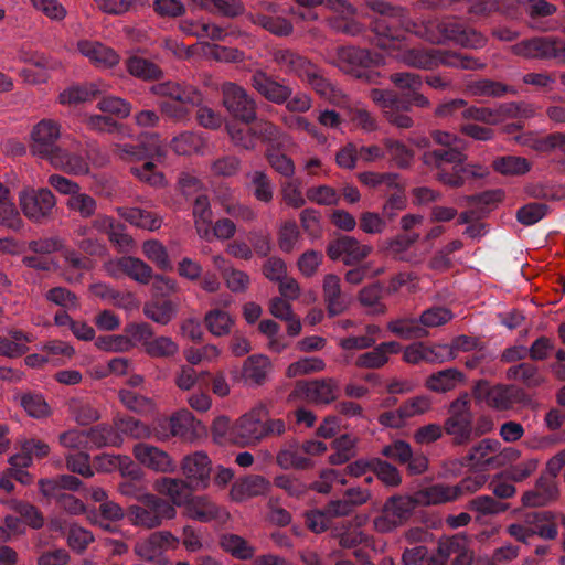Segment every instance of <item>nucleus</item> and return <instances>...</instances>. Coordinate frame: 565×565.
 <instances>
[{
	"mask_svg": "<svg viewBox=\"0 0 565 565\" xmlns=\"http://www.w3.org/2000/svg\"><path fill=\"white\" fill-rule=\"evenodd\" d=\"M363 7L373 13H366L371 19L373 42L383 50L395 47L397 42L405 39L406 33L430 43L451 41L469 49H479L486 44V38L481 33L456 18L435 17L414 21L405 7L386 0H363Z\"/></svg>",
	"mask_w": 565,
	"mask_h": 565,
	"instance_id": "1",
	"label": "nucleus"
},
{
	"mask_svg": "<svg viewBox=\"0 0 565 565\" xmlns=\"http://www.w3.org/2000/svg\"><path fill=\"white\" fill-rule=\"evenodd\" d=\"M484 483V478L467 477L459 483L449 486L435 483L423 488L411 495H392L382 509V514L374 519V527L381 533H387L402 525L417 505H437L458 500L465 494L476 492Z\"/></svg>",
	"mask_w": 565,
	"mask_h": 565,
	"instance_id": "2",
	"label": "nucleus"
},
{
	"mask_svg": "<svg viewBox=\"0 0 565 565\" xmlns=\"http://www.w3.org/2000/svg\"><path fill=\"white\" fill-rule=\"evenodd\" d=\"M473 413L468 393H461L448 407L444 422L445 434L450 437L452 447H466L473 441Z\"/></svg>",
	"mask_w": 565,
	"mask_h": 565,
	"instance_id": "3",
	"label": "nucleus"
},
{
	"mask_svg": "<svg viewBox=\"0 0 565 565\" xmlns=\"http://www.w3.org/2000/svg\"><path fill=\"white\" fill-rule=\"evenodd\" d=\"M335 58L340 70L369 83L377 82L379 73L372 68L384 63L381 53L355 46L338 47Z\"/></svg>",
	"mask_w": 565,
	"mask_h": 565,
	"instance_id": "4",
	"label": "nucleus"
},
{
	"mask_svg": "<svg viewBox=\"0 0 565 565\" xmlns=\"http://www.w3.org/2000/svg\"><path fill=\"white\" fill-rule=\"evenodd\" d=\"M472 395L477 402H483L497 411H508L526 401L525 392L511 384L491 385L487 380H479L472 387Z\"/></svg>",
	"mask_w": 565,
	"mask_h": 565,
	"instance_id": "5",
	"label": "nucleus"
},
{
	"mask_svg": "<svg viewBox=\"0 0 565 565\" xmlns=\"http://www.w3.org/2000/svg\"><path fill=\"white\" fill-rule=\"evenodd\" d=\"M174 515L175 509L169 501L150 493L141 495L138 503L128 509L131 523L146 529L157 527Z\"/></svg>",
	"mask_w": 565,
	"mask_h": 565,
	"instance_id": "6",
	"label": "nucleus"
},
{
	"mask_svg": "<svg viewBox=\"0 0 565 565\" xmlns=\"http://www.w3.org/2000/svg\"><path fill=\"white\" fill-rule=\"evenodd\" d=\"M407 64L425 70H431L438 65L457 67L462 70H476L481 65L469 55L443 50H409L405 55Z\"/></svg>",
	"mask_w": 565,
	"mask_h": 565,
	"instance_id": "7",
	"label": "nucleus"
},
{
	"mask_svg": "<svg viewBox=\"0 0 565 565\" xmlns=\"http://www.w3.org/2000/svg\"><path fill=\"white\" fill-rule=\"evenodd\" d=\"M565 466V448L552 457L545 472L537 479L535 489L523 494L522 502L526 507H543L557 498L556 477Z\"/></svg>",
	"mask_w": 565,
	"mask_h": 565,
	"instance_id": "8",
	"label": "nucleus"
},
{
	"mask_svg": "<svg viewBox=\"0 0 565 565\" xmlns=\"http://www.w3.org/2000/svg\"><path fill=\"white\" fill-rule=\"evenodd\" d=\"M516 55L526 58L553 60L565 64V39L555 35L533 36L513 46Z\"/></svg>",
	"mask_w": 565,
	"mask_h": 565,
	"instance_id": "9",
	"label": "nucleus"
},
{
	"mask_svg": "<svg viewBox=\"0 0 565 565\" xmlns=\"http://www.w3.org/2000/svg\"><path fill=\"white\" fill-rule=\"evenodd\" d=\"M222 103L236 121L249 125L256 119L257 103L242 86L227 82L222 85Z\"/></svg>",
	"mask_w": 565,
	"mask_h": 565,
	"instance_id": "10",
	"label": "nucleus"
},
{
	"mask_svg": "<svg viewBox=\"0 0 565 565\" xmlns=\"http://www.w3.org/2000/svg\"><path fill=\"white\" fill-rule=\"evenodd\" d=\"M500 447L499 440L484 438L470 448L469 452L460 459V465L482 470L490 466L500 465L502 462L501 457L510 458V456L518 454L512 448H505L500 455H497Z\"/></svg>",
	"mask_w": 565,
	"mask_h": 565,
	"instance_id": "11",
	"label": "nucleus"
},
{
	"mask_svg": "<svg viewBox=\"0 0 565 565\" xmlns=\"http://www.w3.org/2000/svg\"><path fill=\"white\" fill-rule=\"evenodd\" d=\"M371 252V246L361 244L355 237L343 234L332 238L326 248V253L331 260H341L345 266L361 264Z\"/></svg>",
	"mask_w": 565,
	"mask_h": 565,
	"instance_id": "12",
	"label": "nucleus"
},
{
	"mask_svg": "<svg viewBox=\"0 0 565 565\" xmlns=\"http://www.w3.org/2000/svg\"><path fill=\"white\" fill-rule=\"evenodd\" d=\"M179 539L169 531H157L137 542L135 553L146 562L166 565L164 552L177 548Z\"/></svg>",
	"mask_w": 565,
	"mask_h": 565,
	"instance_id": "13",
	"label": "nucleus"
},
{
	"mask_svg": "<svg viewBox=\"0 0 565 565\" xmlns=\"http://www.w3.org/2000/svg\"><path fill=\"white\" fill-rule=\"evenodd\" d=\"M150 93L159 97L169 98L191 109L200 106L204 99L202 92L196 86L184 81L169 79L159 82L150 87Z\"/></svg>",
	"mask_w": 565,
	"mask_h": 565,
	"instance_id": "14",
	"label": "nucleus"
},
{
	"mask_svg": "<svg viewBox=\"0 0 565 565\" xmlns=\"http://www.w3.org/2000/svg\"><path fill=\"white\" fill-rule=\"evenodd\" d=\"M31 137V152L42 159L50 160L61 148L57 143L61 129L52 119H43L36 124Z\"/></svg>",
	"mask_w": 565,
	"mask_h": 565,
	"instance_id": "15",
	"label": "nucleus"
},
{
	"mask_svg": "<svg viewBox=\"0 0 565 565\" xmlns=\"http://www.w3.org/2000/svg\"><path fill=\"white\" fill-rule=\"evenodd\" d=\"M19 199L23 214L33 222H41L55 206V198L49 189L24 190Z\"/></svg>",
	"mask_w": 565,
	"mask_h": 565,
	"instance_id": "16",
	"label": "nucleus"
},
{
	"mask_svg": "<svg viewBox=\"0 0 565 565\" xmlns=\"http://www.w3.org/2000/svg\"><path fill=\"white\" fill-rule=\"evenodd\" d=\"M265 411L256 408L243 415L232 427L233 443L248 446L263 439Z\"/></svg>",
	"mask_w": 565,
	"mask_h": 565,
	"instance_id": "17",
	"label": "nucleus"
},
{
	"mask_svg": "<svg viewBox=\"0 0 565 565\" xmlns=\"http://www.w3.org/2000/svg\"><path fill=\"white\" fill-rule=\"evenodd\" d=\"M253 88L268 102L282 105L292 95V88L284 81H277L262 70L255 71L249 79Z\"/></svg>",
	"mask_w": 565,
	"mask_h": 565,
	"instance_id": "18",
	"label": "nucleus"
},
{
	"mask_svg": "<svg viewBox=\"0 0 565 565\" xmlns=\"http://www.w3.org/2000/svg\"><path fill=\"white\" fill-rule=\"evenodd\" d=\"M211 470V460L203 451H196L183 458V475L195 489L209 486Z\"/></svg>",
	"mask_w": 565,
	"mask_h": 565,
	"instance_id": "19",
	"label": "nucleus"
},
{
	"mask_svg": "<svg viewBox=\"0 0 565 565\" xmlns=\"http://www.w3.org/2000/svg\"><path fill=\"white\" fill-rule=\"evenodd\" d=\"M273 61L281 72L294 75L301 81L315 65L310 60L291 49H276L273 51Z\"/></svg>",
	"mask_w": 565,
	"mask_h": 565,
	"instance_id": "20",
	"label": "nucleus"
},
{
	"mask_svg": "<svg viewBox=\"0 0 565 565\" xmlns=\"http://www.w3.org/2000/svg\"><path fill=\"white\" fill-rule=\"evenodd\" d=\"M423 163L437 170L436 178L439 181V174L443 171H450L445 166L456 167L458 163L467 160V154L460 146L450 148H437L427 150L422 157Z\"/></svg>",
	"mask_w": 565,
	"mask_h": 565,
	"instance_id": "21",
	"label": "nucleus"
},
{
	"mask_svg": "<svg viewBox=\"0 0 565 565\" xmlns=\"http://www.w3.org/2000/svg\"><path fill=\"white\" fill-rule=\"evenodd\" d=\"M136 459L143 466L160 472H168L174 469L170 456L158 447L139 443L134 447Z\"/></svg>",
	"mask_w": 565,
	"mask_h": 565,
	"instance_id": "22",
	"label": "nucleus"
},
{
	"mask_svg": "<svg viewBox=\"0 0 565 565\" xmlns=\"http://www.w3.org/2000/svg\"><path fill=\"white\" fill-rule=\"evenodd\" d=\"M487 175V170L479 163L462 161L451 171H443L439 174V182L450 188H461L468 179H481Z\"/></svg>",
	"mask_w": 565,
	"mask_h": 565,
	"instance_id": "23",
	"label": "nucleus"
},
{
	"mask_svg": "<svg viewBox=\"0 0 565 565\" xmlns=\"http://www.w3.org/2000/svg\"><path fill=\"white\" fill-rule=\"evenodd\" d=\"M154 489L171 500V504L181 505L185 503L192 492L196 490L188 480L170 477H160L154 481Z\"/></svg>",
	"mask_w": 565,
	"mask_h": 565,
	"instance_id": "24",
	"label": "nucleus"
},
{
	"mask_svg": "<svg viewBox=\"0 0 565 565\" xmlns=\"http://www.w3.org/2000/svg\"><path fill=\"white\" fill-rule=\"evenodd\" d=\"M322 291L330 317L339 316L348 308V300L341 290L340 278L337 275L324 276Z\"/></svg>",
	"mask_w": 565,
	"mask_h": 565,
	"instance_id": "25",
	"label": "nucleus"
},
{
	"mask_svg": "<svg viewBox=\"0 0 565 565\" xmlns=\"http://www.w3.org/2000/svg\"><path fill=\"white\" fill-rule=\"evenodd\" d=\"M334 384L331 380L297 382L296 392L310 402L328 404L335 398Z\"/></svg>",
	"mask_w": 565,
	"mask_h": 565,
	"instance_id": "26",
	"label": "nucleus"
},
{
	"mask_svg": "<svg viewBox=\"0 0 565 565\" xmlns=\"http://www.w3.org/2000/svg\"><path fill=\"white\" fill-rule=\"evenodd\" d=\"M391 81L396 87L409 90L413 106L418 108H428L430 106L429 99L419 93V88L423 85V77L420 75L411 72H399L392 74Z\"/></svg>",
	"mask_w": 565,
	"mask_h": 565,
	"instance_id": "27",
	"label": "nucleus"
},
{
	"mask_svg": "<svg viewBox=\"0 0 565 565\" xmlns=\"http://www.w3.org/2000/svg\"><path fill=\"white\" fill-rule=\"evenodd\" d=\"M77 46L78 51L97 66L113 67L119 62V55L99 42L83 40Z\"/></svg>",
	"mask_w": 565,
	"mask_h": 565,
	"instance_id": "28",
	"label": "nucleus"
},
{
	"mask_svg": "<svg viewBox=\"0 0 565 565\" xmlns=\"http://www.w3.org/2000/svg\"><path fill=\"white\" fill-rule=\"evenodd\" d=\"M402 90V93H397L391 89L374 88L371 90L370 96L372 100L375 104L380 105L382 108H390L403 113H409L413 107L409 90Z\"/></svg>",
	"mask_w": 565,
	"mask_h": 565,
	"instance_id": "29",
	"label": "nucleus"
},
{
	"mask_svg": "<svg viewBox=\"0 0 565 565\" xmlns=\"http://www.w3.org/2000/svg\"><path fill=\"white\" fill-rule=\"evenodd\" d=\"M271 369L270 360L264 354L249 355L243 363L241 377L245 383L262 385L265 383L267 373Z\"/></svg>",
	"mask_w": 565,
	"mask_h": 565,
	"instance_id": "30",
	"label": "nucleus"
},
{
	"mask_svg": "<svg viewBox=\"0 0 565 565\" xmlns=\"http://www.w3.org/2000/svg\"><path fill=\"white\" fill-rule=\"evenodd\" d=\"M269 488L268 480L262 476L252 475L233 484L231 497L234 501H244L247 498L265 494Z\"/></svg>",
	"mask_w": 565,
	"mask_h": 565,
	"instance_id": "31",
	"label": "nucleus"
},
{
	"mask_svg": "<svg viewBox=\"0 0 565 565\" xmlns=\"http://www.w3.org/2000/svg\"><path fill=\"white\" fill-rule=\"evenodd\" d=\"M467 89L472 96L492 98H501L505 95H515L518 93L515 87L490 78L470 81L467 84Z\"/></svg>",
	"mask_w": 565,
	"mask_h": 565,
	"instance_id": "32",
	"label": "nucleus"
},
{
	"mask_svg": "<svg viewBox=\"0 0 565 565\" xmlns=\"http://www.w3.org/2000/svg\"><path fill=\"white\" fill-rule=\"evenodd\" d=\"M249 21L279 38H287L294 32L291 21L280 15L255 12L249 14Z\"/></svg>",
	"mask_w": 565,
	"mask_h": 565,
	"instance_id": "33",
	"label": "nucleus"
},
{
	"mask_svg": "<svg viewBox=\"0 0 565 565\" xmlns=\"http://www.w3.org/2000/svg\"><path fill=\"white\" fill-rule=\"evenodd\" d=\"M302 82L310 85L318 95L332 103H338L343 97L342 92L323 76L321 70L316 64Z\"/></svg>",
	"mask_w": 565,
	"mask_h": 565,
	"instance_id": "34",
	"label": "nucleus"
},
{
	"mask_svg": "<svg viewBox=\"0 0 565 565\" xmlns=\"http://www.w3.org/2000/svg\"><path fill=\"white\" fill-rule=\"evenodd\" d=\"M463 379L461 371L449 367L430 374L426 380V386L433 392L446 393L454 390Z\"/></svg>",
	"mask_w": 565,
	"mask_h": 565,
	"instance_id": "35",
	"label": "nucleus"
},
{
	"mask_svg": "<svg viewBox=\"0 0 565 565\" xmlns=\"http://www.w3.org/2000/svg\"><path fill=\"white\" fill-rule=\"evenodd\" d=\"M525 522L531 527L532 535H539L545 540H553L557 535V526L551 512L537 511L527 513Z\"/></svg>",
	"mask_w": 565,
	"mask_h": 565,
	"instance_id": "36",
	"label": "nucleus"
},
{
	"mask_svg": "<svg viewBox=\"0 0 565 565\" xmlns=\"http://www.w3.org/2000/svg\"><path fill=\"white\" fill-rule=\"evenodd\" d=\"M87 433L89 447H120L122 444V437L115 425L98 424L87 429Z\"/></svg>",
	"mask_w": 565,
	"mask_h": 565,
	"instance_id": "37",
	"label": "nucleus"
},
{
	"mask_svg": "<svg viewBox=\"0 0 565 565\" xmlns=\"http://www.w3.org/2000/svg\"><path fill=\"white\" fill-rule=\"evenodd\" d=\"M126 68L130 75L142 81H158L163 77V71L159 65L141 56L127 58Z\"/></svg>",
	"mask_w": 565,
	"mask_h": 565,
	"instance_id": "38",
	"label": "nucleus"
},
{
	"mask_svg": "<svg viewBox=\"0 0 565 565\" xmlns=\"http://www.w3.org/2000/svg\"><path fill=\"white\" fill-rule=\"evenodd\" d=\"M253 131L256 137V142L260 140L267 145V148H281L285 143L284 132L274 125L271 121L266 119H255L252 122Z\"/></svg>",
	"mask_w": 565,
	"mask_h": 565,
	"instance_id": "39",
	"label": "nucleus"
},
{
	"mask_svg": "<svg viewBox=\"0 0 565 565\" xmlns=\"http://www.w3.org/2000/svg\"><path fill=\"white\" fill-rule=\"evenodd\" d=\"M52 166L73 174H86L89 171L87 161L77 153H72L62 148L49 160Z\"/></svg>",
	"mask_w": 565,
	"mask_h": 565,
	"instance_id": "40",
	"label": "nucleus"
},
{
	"mask_svg": "<svg viewBox=\"0 0 565 565\" xmlns=\"http://www.w3.org/2000/svg\"><path fill=\"white\" fill-rule=\"evenodd\" d=\"M507 377L520 381L529 388L537 387L543 382L539 367L530 362H521L510 366L507 371Z\"/></svg>",
	"mask_w": 565,
	"mask_h": 565,
	"instance_id": "41",
	"label": "nucleus"
},
{
	"mask_svg": "<svg viewBox=\"0 0 565 565\" xmlns=\"http://www.w3.org/2000/svg\"><path fill=\"white\" fill-rule=\"evenodd\" d=\"M220 546L233 557L242 561L250 559L255 553L254 547L244 537L232 533L223 534L220 537Z\"/></svg>",
	"mask_w": 565,
	"mask_h": 565,
	"instance_id": "42",
	"label": "nucleus"
},
{
	"mask_svg": "<svg viewBox=\"0 0 565 565\" xmlns=\"http://www.w3.org/2000/svg\"><path fill=\"white\" fill-rule=\"evenodd\" d=\"M387 328L392 333L405 340L420 339L428 335V331L422 327L419 320L414 318L390 321Z\"/></svg>",
	"mask_w": 565,
	"mask_h": 565,
	"instance_id": "43",
	"label": "nucleus"
},
{
	"mask_svg": "<svg viewBox=\"0 0 565 565\" xmlns=\"http://www.w3.org/2000/svg\"><path fill=\"white\" fill-rule=\"evenodd\" d=\"M118 212L125 221L137 227L154 231L161 226L160 218L139 207H122Z\"/></svg>",
	"mask_w": 565,
	"mask_h": 565,
	"instance_id": "44",
	"label": "nucleus"
},
{
	"mask_svg": "<svg viewBox=\"0 0 565 565\" xmlns=\"http://www.w3.org/2000/svg\"><path fill=\"white\" fill-rule=\"evenodd\" d=\"M118 267L131 279L140 282L148 284L152 275V268L143 260L137 257H122L118 260Z\"/></svg>",
	"mask_w": 565,
	"mask_h": 565,
	"instance_id": "45",
	"label": "nucleus"
},
{
	"mask_svg": "<svg viewBox=\"0 0 565 565\" xmlns=\"http://www.w3.org/2000/svg\"><path fill=\"white\" fill-rule=\"evenodd\" d=\"M226 131L234 146L245 150H254L256 148V137L252 124L228 122L226 124Z\"/></svg>",
	"mask_w": 565,
	"mask_h": 565,
	"instance_id": "46",
	"label": "nucleus"
},
{
	"mask_svg": "<svg viewBox=\"0 0 565 565\" xmlns=\"http://www.w3.org/2000/svg\"><path fill=\"white\" fill-rule=\"evenodd\" d=\"M100 90L94 83L85 85H75L64 89L60 96V103L63 105H77L95 98Z\"/></svg>",
	"mask_w": 565,
	"mask_h": 565,
	"instance_id": "47",
	"label": "nucleus"
},
{
	"mask_svg": "<svg viewBox=\"0 0 565 565\" xmlns=\"http://www.w3.org/2000/svg\"><path fill=\"white\" fill-rule=\"evenodd\" d=\"M115 426L117 427L120 437H131L135 439L151 438L150 427L141 420L125 416L115 418Z\"/></svg>",
	"mask_w": 565,
	"mask_h": 565,
	"instance_id": "48",
	"label": "nucleus"
},
{
	"mask_svg": "<svg viewBox=\"0 0 565 565\" xmlns=\"http://www.w3.org/2000/svg\"><path fill=\"white\" fill-rule=\"evenodd\" d=\"M277 463L282 469H307L311 465V461L301 455L300 446L296 441H292L287 448L278 452Z\"/></svg>",
	"mask_w": 565,
	"mask_h": 565,
	"instance_id": "49",
	"label": "nucleus"
},
{
	"mask_svg": "<svg viewBox=\"0 0 565 565\" xmlns=\"http://www.w3.org/2000/svg\"><path fill=\"white\" fill-rule=\"evenodd\" d=\"M143 351L152 359H169L179 352V345L170 337L160 335L147 342Z\"/></svg>",
	"mask_w": 565,
	"mask_h": 565,
	"instance_id": "50",
	"label": "nucleus"
},
{
	"mask_svg": "<svg viewBox=\"0 0 565 565\" xmlns=\"http://www.w3.org/2000/svg\"><path fill=\"white\" fill-rule=\"evenodd\" d=\"M385 154H387L396 167L407 169L414 160V151L403 142L393 139L384 140Z\"/></svg>",
	"mask_w": 565,
	"mask_h": 565,
	"instance_id": "51",
	"label": "nucleus"
},
{
	"mask_svg": "<svg viewBox=\"0 0 565 565\" xmlns=\"http://www.w3.org/2000/svg\"><path fill=\"white\" fill-rule=\"evenodd\" d=\"M492 167L501 174L522 175L530 171L531 163L522 157L504 156L497 158Z\"/></svg>",
	"mask_w": 565,
	"mask_h": 565,
	"instance_id": "52",
	"label": "nucleus"
},
{
	"mask_svg": "<svg viewBox=\"0 0 565 565\" xmlns=\"http://www.w3.org/2000/svg\"><path fill=\"white\" fill-rule=\"evenodd\" d=\"M20 405L26 414L33 418H45L51 414V408L40 393L28 392L20 396Z\"/></svg>",
	"mask_w": 565,
	"mask_h": 565,
	"instance_id": "53",
	"label": "nucleus"
},
{
	"mask_svg": "<svg viewBox=\"0 0 565 565\" xmlns=\"http://www.w3.org/2000/svg\"><path fill=\"white\" fill-rule=\"evenodd\" d=\"M205 324L207 330L215 337H223L231 332L234 324L233 318L226 311L221 309L210 310L205 315Z\"/></svg>",
	"mask_w": 565,
	"mask_h": 565,
	"instance_id": "54",
	"label": "nucleus"
},
{
	"mask_svg": "<svg viewBox=\"0 0 565 565\" xmlns=\"http://www.w3.org/2000/svg\"><path fill=\"white\" fill-rule=\"evenodd\" d=\"M194 3L212 12L221 13L227 18H235L243 13L244 6L241 0H192Z\"/></svg>",
	"mask_w": 565,
	"mask_h": 565,
	"instance_id": "55",
	"label": "nucleus"
},
{
	"mask_svg": "<svg viewBox=\"0 0 565 565\" xmlns=\"http://www.w3.org/2000/svg\"><path fill=\"white\" fill-rule=\"evenodd\" d=\"M145 316L162 326L168 324L175 315V307L170 300L146 303L143 307Z\"/></svg>",
	"mask_w": 565,
	"mask_h": 565,
	"instance_id": "56",
	"label": "nucleus"
},
{
	"mask_svg": "<svg viewBox=\"0 0 565 565\" xmlns=\"http://www.w3.org/2000/svg\"><path fill=\"white\" fill-rule=\"evenodd\" d=\"M145 256L163 271L172 270L167 248L158 241H146L142 245Z\"/></svg>",
	"mask_w": 565,
	"mask_h": 565,
	"instance_id": "57",
	"label": "nucleus"
},
{
	"mask_svg": "<svg viewBox=\"0 0 565 565\" xmlns=\"http://www.w3.org/2000/svg\"><path fill=\"white\" fill-rule=\"evenodd\" d=\"M280 148H267L265 157L269 166L281 177L291 179L295 174V163L285 153L279 151Z\"/></svg>",
	"mask_w": 565,
	"mask_h": 565,
	"instance_id": "58",
	"label": "nucleus"
},
{
	"mask_svg": "<svg viewBox=\"0 0 565 565\" xmlns=\"http://www.w3.org/2000/svg\"><path fill=\"white\" fill-rule=\"evenodd\" d=\"M372 472L387 487H397L402 482V477L396 467L387 461L373 458Z\"/></svg>",
	"mask_w": 565,
	"mask_h": 565,
	"instance_id": "59",
	"label": "nucleus"
},
{
	"mask_svg": "<svg viewBox=\"0 0 565 565\" xmlns=\"http://www.w3.org/2000/svg\"><path fill=\"white\" fill-rule=\"evenodd\" d=\"M395 191L386 198L382 206V216L387 222H392L398 215L399 212L406 209L407 199L404 190L397 183Z\"/></svg>",
	"mask_w": 565,
	"mask_h": 565,
	"instance_id": "60",
	"label": "nucleus"
},
{
	"mask_svg": "<svg viewBox=\"0 0 565 565\" xmlns=\"http://www.w3.org/2000/svg\"><path fill=\"white\" fill-rule=\"evenodd\" d=\"M158 149L149 148L143 143L130 145L118 143L115 146L114 152L125 161H142L150 158Z\"/></svg>",
	"mask_w": 565,
	"mask_h": 565,
	"instance_id": "61",
	"label": "nucleus"
},
{
	"mask_svg": "<svg viewBox=\"0 0 565 565\" xmlns=\"http://www.w3.org/2000/svg\"><path fill=\"white\" fill-rule=\"evenodd\" d=\"M548 210L550 207L545 203L531 202L516 211V220L525 226H531L544 218Z\"/></svg>",
	"mask_w": 565,
	"mask_h": 565,
	"instance_id": "62",
	"label": "nucleus"
},
{
	"mask_svg": "<svg viewBox=\"0 0 565 565\" xmlns=\"http://www.w3.org/2000/svg\"><path fill=\"white\" fill-rule=\"evenodd\" d=\"M66 205L84 218L93 216L97 209L96 200L89 194L79 191L68 196Z\"/></svg>",
	"mask_w": 565,
	"mask_h": 565,
	"instance_id": "63",
	"label": "nucleus"
},
{
	"mask_svg": "<svg viewBox=\"0 0 565 565\" xmlns=\"http://www.w3.org/2000/svg\"><path fill=\"white\" fill-rule=\"evenodd\" d=\"M250 183L254 196L264 203H268L274 196V185L269 177L264 171H255L252 174Z\"/></svg>",
	"mask_w": 565,
	"mask_h": 565,
	"instance_id": "64",
	"label": "nucleus"
}]
</instances>
